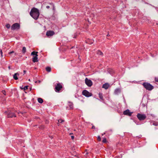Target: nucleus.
<instances>
[{
  "label": "nucleus",
  "mask_w": 158,
  "mask_h": 158,
  "mask_svg": "<svg viewBox=\"0 0 158 158\" xmlns=\"http://www.w3.org/2000/svg\"><path fill=\"white\" fill-rule=\"evenodd\" d=\"M30 14L33 18L36 20L39 16L40 13L37 9L33 7L31 9Z\"/></svg>",
  "instance_id": "1"
},
{
  "label": "nucleus",
  "mask_w": 158,
  "mask_h": 158,
  "mask_svg": "<svg viewBox=\"0 0 158 158\" xmlns=\"http://www.w3.org/2000/svg\"><path fill=\"white\" fill-rule=\"evenodd\" d=\"M143 86L145 88L149 90H151L153 88V86L149 83L147 82H145L143 84Z\"/></svg>",
  "instance_id": "2"
},
{
  "label": "nucleus",
  "mask_w": 158,
  "mask_h": 158,
  "mask_svg": "<svg viewBox=\"0 0 158 158\" xmlns=\"http://www.w3.org/2000/svg\"><path fill=\"white\" fill-rule=\"evenodd\" d=\"M5 113L7 114L8 118H12L16 117L14 113L8 110V111H6Z\"/></svg>",
  "instance_id": "3"
},
{
  "label": "nucleus",
  "mask_w": 158,
  "mask_h": 158,
  "mask_svg": "<svg viewBox=\"0 0 158 158\" xmlns=\"http://www.w3.org/2000/svg\"><path fill=\"white\" fill-rule=\"evenodd\" d=\"M137 117L139 120H143L145 119L146 118V116L145 114H138Z\"/></svg>",
  "instance_id": "4"
},
{
  "label": "nucleus",
  "mask_w": 158,
  "mask_h": 158,
  "mask_svg": "<svg viewBox=\"0 0 158 158\" xmlns=\"http://www.w3.org/2000/svg\"><path fill=\"white\" fill-rule=\"evenodd\" d=\"M82 94L86 97H89L92 96V94L86 90H84Z\"/></svg>",
  "instance_id": "5"
},
{
  "label": "nucleus",
  "mask_w": 158,
  "mask_h": 158,
  "mask_svg": "<svg viewBox=\"0 0 158 158\" xmlns=\"http://www.w3.org/2000/svg\"><path fill=\"white\" fill-rule=\"evenodd\" d=\"M62 88V86L60 83H58L55 87V91L56 92H59Z\"/></svg>",
  "instance_id": "6"
},
{
  "label": "nucleus",
  "mask_w": 158,
  "mask_h": 158,
  "mask_svg": "<svg viewBox=\"0 0 158 158\" xmlns=\"http://www.w3.org/2000/svg\"><path fill=\"white\" fill-rule=\"evenodd\" d=\"M20 28V25L18 23H16L12 25L11 27V29L12 30L15 29H19Z\"/></svg>",
  "instance_id": "7"
},
{
  "label": "nucleus",
  "mask_w": 158,
  "mask_h": 158,
  "mask_svg": "<svg viewBox=\"0 0 158 158\" xmlns=\"http://www.w3.org/2000/svg\"><path fill=\"white\" fill-rule=\"evenodd\" d=\"M85 84L89 87L91 86L93 84V83L92 81L88 79L87 78H86L85 80Z\"/></svg>",
  "instance_id": "8"
},
{
  "label": "nucleus",
  "mask_w": 158,
  "mask_h": 158,
  "mask_svg": "<svg viewBox=\"0 0 158 158\" xmlns=\"http://www.w3.org/2000/svg\"><path fill=\"white\" fill-rule=\"evenodd\" d=\"M132 113V112H130V110L128 109H127L126 110L124 111L123 112V114L124 115H128L129 116H131V115Z\"/></svg>",
  "instance_id": "9"
},
{
  "label": "nucleus",
  "mask_w": 158,
  "mask_h": 158,
  "mask_svg": "<svg viewBox=\"0 0 158 158\" xmlns=\"http://www.w3.org/2000/svg\"><path fill=\"white\" fill-rule=\"evenodd\" d=\"M68 106L67 107L68 110L72 109L73 108V105L72 102H69L68 104Z\"/></svg>",
  "instance_id": "10"
},
{
  "label": "nucleus",
  "mask_w": 158,
  "mask_h": 158,
  "mask_svg": "<svg viewBox=\"0 0 158 158\" xmlns=\"http://www.w3.org/2000/svg\"><path fill=\"white\" fill-rule=\"evenodd\" d=\"M54 34V32L52 31H47L46 32V35L48 36H52Z\"/></svg>",
  "instance_id": "11"
},
{
  "label": "nucleus",
  "mask_w": 158,
  "mask_h": 158,
  "mask_svg": "<svg viewBox=\"0 0 158 158\" xmlns=\"http://www.w3.org/2000/svg\"><path fill=\"white\" fill-rule=\"evenodd\" d=\"M109 86L110 85L108 83H106L103 85L102 87L106 89L108 88Z\"/></svg>",
  "instance_id": "12"
},
{
  "label": "nucleus",
  "mask_w": 158,
  "mask_h": 158,
  "mask_svg": "<svg viewBox=\"0 0 158 158\" xmlns=\"http://www.w3.org/2000/svg\"><path fill=\"white\" fill-rule=\"evenodd\" d=\"M33 56V58H32V61L33 62L35 63L36 62H37L38 61V58L37 56Z\"/></svg>",
  "instance_id": "13"
},
{
  "label": "nucleus",
  "mask_w": 158,
  "mask_h": 158,
  "mask_svg": "<svg viewBox=\"0 0 158 158\" xmlns=\"http://www.w3.org/2000/svg\"><path fill=\"white\" fill-rule=\"evenodd\" d=\"M18 75H19V74L18 73H16L13 75V78L15 80H17L18 79Z\"/></svg>",
  "instance_id": "14"
},
{
  "label": "nucleus",
  "mask_w": 158,
  "mask_h": 158,
  "mask_svg": "<svg viewBox=\"0 0 158 158\" xmlns=\"http://www.w3.org/2000/svg\"><path fill=\"white\" fill-rule=\"evenodd\" d=\"M120 92V90L119 89H117L115 90L114 94H118Z\"/></svg>",
  "instance_id": "15"
},
{
  "label": "nucleus",
  "mask_w": 158,
  "mask_h": 158,
  "mask_svg": "<svg viewBox=\"0 0 158 158\" xmlns=\"http://www.w3.org/2000/svg\"><path fill=\"white\" fill-rule=\"evenodd\" d=\"M38 52L36 51H33L31 53V55L34 56H38L37 54Z\"/></svg>",
  "instance_id": "16"
},
{
  "label": "nucleus",
  "mask_w": 158,
  "mask_h": 158,
  "mask_svg": "<svg viewBox=\"0 0 158 158\" xmlns=\"http://www.w3.org/2000/svg\"><path fill=\"white\" fill-rule=\"evenodd\" d=\"M38 102L40 103H42L43 102V99L41 98H38Z\"/></svg>",
  "instance_id": "17"
},
{
  "label": "nucleus",
  "mask_w": 158,
  "mask_h": 158,
  "mask_svg": "<svg viewBox=\"0 0 158 158\" xmlns=\"http://www.w3.org/2000/svg\"><path fill=\"white\" fill-rule=\"evenodd\" d=\"M97 54L99 55H101L102 56L103 55L102 52L99 50L97 52Z\"/></svg>",
  "instance_id": "18"
},
{
  "label": "nucleus",
  "mask_w": 158,
  "mask_h": 158,
  "mask_svg": "<svg viewBox=\"0 0 158 158\" xmlns=\"http://www.w3.org/2000/svg\"><path fill=\"white\" fill-rule=\"evenodd\" d=\"M46 70L48 72H50L51 71V68L49 67H47L46 68Z\"/></svg>",
  "instance_id": "19"
},
{
  "label": "nucleus",
  "mask_w": 158,
  "mask_h": 158,
  "mask_svg": "<svg viewBox=\"0 0 158 158\" xmlns=\"http://www.w3.org/2000/svg\"><path fill=\"white\" fill-rule=\"evenodd\" d=\"M26 51V49L25 47H24L23 48L22 50V52L23 54H24Z\"/></svg>",
  "instance_id": "20"
},
{
  "label": "nucleus",
  "mask_w": 158,
  "mask_h": 158,
  "mask_svg": "<svg viewBox=\"0 0 158 158\" xmlns=\"http://www.w3.org/2000/svg\"><path fill=\"white\" fill-rule=\"evenodd\" d=\"M99 97L101 99H103V97L102 94L99 93Z\"/></svg>",
  "instance_id": "21"
},
{
  "label": "nucleus",
  "mask_w": 158,
  "mask_h": 158,
  "mask_svg": "<svg viewBox=\"0 0 158 158\" xmlns=\"http://www.w3.org/2000/svg\"><path fill=\"white\" fill-rule=\"evenodd\" d=\"M64 122V120L62 119H59L58 120V123L57 124H59V123H62V122Z\"/></svg>",
  "instance_id": "22"
},
{
  "label": "nucleus",
  "mask_w": 158,
  "mask_h": 158,
  "mask_svg": "<svg viewBox=\"0 0 158 158\" xmlns=\"http://www.w3.org/2000/svg\"><path fill=\"white\" fill-rule=\"evenodd\" d=\"M6 28H7L8 29H9L10 27V24H7L6 25Z\"/></svg>",
  "instance_id": "23"
},
{
  "label": "nucleus",
  "mask_w": 158,
  "mask_h": 158,
  "mask_svg": "<svg viewBox=\"0 0 158 158\" xmlns=\"http://www.w3.org/2000/svg\"><path fill=\"white\" fill-rule=\"evenodd\" d=\"M28 86H25V87H24V88H23V89H24V90L27 89H28Z\"/></svg>",
  "instance_id": "24"
},
{
  "label": "nucleus",
  "mask_w": 158,
  "mask_h": 158,
  "mask_svg": "<svg viewBox=\"0 0 158 158\" xmlns=\"http://www.w3.org/2000/svg\"><path fill=\"white\" fill-rule=\"evenodd\" d=\"M102 142L104 143H106V139L105 138H104L102 140Z\"/></svg>",
  "instance_id": "25"
},
{
  "label": "nucleus",
  "mask_w": 158,
  "mask_h": 158,
  "mask_svg": "<svg viewBox=\"0 0 158 158\" xmlns=\"http://www.w3.org/2000/svg\"><path fill=\"white\" fill-rule=\"evenodd\" d=\"M93 41H94L93 40H91L90 42H88V41L87 40V43H88V44H93Z\"/></svg>",
  "instance_id": "26"
},
{
  "label": "nucleus",
  "mask_w": 158,
  "mask_h": 158,
  "mask_svg": "<svg viewBox=\"0 0 158 158\" xmlns=\"http://www.w3.org/2000/svg\"><path fill=\"white\" fill-rule=\"evenodd\" d=\"M98 140L99 141L101 140V138L99 136H98Z\"/></svg>",
  "instance_id": "27"
},
{
  "label": "nucleus",
  "mask_w": 158,
  "mask_h": 158,
  "mask_svg": "<svg viewBox=\"0 0 158 158\" xmlns=\"http://www.w3.org/2000/svg\"><path fill=\"white\" fill-rule=\"evenodd\" d=\"M0 53L1 54V57H2L3 56H2V50L1 49H0Z\"/></svg>",
  "instance_id": "28"
},
{
  "label": "nucleus",
  "mask_w": 158,
  "mask_h": 158,
  "mask_svg": "<svg viewBox=\"0 0 158 158\" xmlns=\"http://www.w3.org/2000/svg\"><path fill=\"white\" fill-rule=\"evenodd\" d=\"M2 93L4 95H6V91L5 90H2Z\"/></svg>",
  "instance_id": "29"
},
{
  "label": "nucleus",
  "mask_w": 158,
  "mask_h": 158,
  "mask_svg": "<svg viewBox=\"0 0 158 158\" xmlns=\"http://www.w3.org/2000/svg\"><path fill=\"white\" fill-rule=\"evenodd\" d=\"M14 51H12L11 52H9V54H10V55L11 54L13 53H14Z\"/></svg>",
  "instance_id": "30"
},
{
  "label": "nucleus",
  "mask_w": 158,
  "mask_h": 158,
  "mask_svg": "<svg viewBox=\"0 0 158 158\" xmlns=\"http://www.w3.org/2000/svg\"><path fill=\"white\" fill-rule=\"evenodd\" d=\"M155 81H156L158 82V77H156L155 78Z\"/></svg>",
  "instance_id": "31"
},
{
  "label": "nucleus",
  "mask_w": 158,
  "mask_h": 158,
  "mask_svg": "<svg viewBox=\"0 0 158 158\" xmlns=\"http://www.w3.org/2000/svg\"><path fill=\"white\" fill-rule=\"evenodd\" d=\"M49 4L51 6H53V9H54V5H53V4L52 3H49Z\"/></svg>",
  "instance_id": "32"
},
{
  "label": "nucleus",
  "mask_w": 158,
  "mask_h": 158,
  "mask_svg": "<svg viewBox=\"0 0 158 158\" xmlns=\"http://www.w3.org/2000/svg\"><path fill=\"white\" fill-rule=\"evenodd\" d=\"M46 8L48 9H49V8H50V6H46Z\"/></svg>",
  "instance_id": "33"
},
{
  "label": "nucleus",
  "mask_w": 158,
  "mask_h": 158,
  "mask_svg": "<svg viewBox=\"0 0 158 158\" xmlns=\"http://www.w3.org/2000/svg\"><path fill=\"white\" fill-rule=\"evenodd\" d=\"M71 137L72 139H74V136H71Z\"/></svg>",
  "instance_id": "34"
},
{
  "label": "nucleus",
  "mask_w": 158,
  "mask_h": 158,
  "mask_svg": "<svg viewBox=\"0 0 158 158\" xmlns=\"http://www.w3.org/2000/svg\"><path fill=\"white\" fill-rule=\"evenodd\" d=\"M24 74H25L26 72V70H23V71Z\"/></svg>",
  "instance_id": "35"
},
{
  "label": "nucleus",
  "mask_w": 158,
  "mask_h": 158,
  "mask_svg": "<svg viewBox=\"0 0 158 158\" xmlns=\"http://www.w3.org/2000/svg\"><path fill=\"white\" fill-rule=\"evenodd\" d=\"M16 53H15L14 55L13 56L15 57V56H16Z\"/></svg>",
  "instance_id": "36"
},
{
  "label": "nucleus",
  "mask_w": 158,
  "mask_h": 158,
  "mask_svg": "<svg viewBox=\"0 0 158 158\" xmlns=\"http://www.w3.org/2000/svg\"><path fill=\"white\" fill-rule=\"evenodd\" d=\"M8 68V69H10V66H9Z\"/></svg>",
  "instance_id": "37"
},
{
  "label": "nucleus",
  "mask_w": 158,
  "mask_h": 158,
  "mask_svg": "<svg viewBox=\"0 0 158 158\" xmlns=\"http://www.w3.org/2000/svg\"><path fill=\"white\" fill-rule=\"evenodd\" d=\"M92 128H95V127L94 126H93L92 127Z\"/></svg>",
  "instance_id": "38"
},
{
  "label": "nucleus",
  "mask_w": 158,
  "mask_h": 158,
  "mask_svg": "<svg viewBox=\"0 0 158 158\" xmlns=\"http://www.w3.org/2000/svg\"><path fill=\"white\" fill-rule=\"evenodd\" d=\"M109 35H109L108 34V35H107V36H109Z\"/></svg>",
  "instance_id": "39"
},
{
  "label": "nucleus",
  "mask_w": 158,
  "mask_h": 158,
  "mask_svg": "<svg viewBox=\"0 0 158 158\" xmlns=\"http://www.w3.org/2000/svg\"><path fill=\"white\" fill-rule=\"evenodd\" d=\"M73 134L72 133H70V135H71Z\"/></svg>",
  "instance_id": "40"
},
{
  "label": "nucleus",
  "mask_w": 158,
  "mask_h": 158,
  "mask_svg": "<svg viewBox=\"0 0 158 158\" xmlns=\"http://www.w3.org/2000/svg\"><path fill=\"white\" fill-rule=\"evenodd\" d=\"M154 124V125L156 126V124H154H154Z\"/></svg>",
  "instance_id": "41"
},
{
  "label": "nucleus",
  "mask_w": 158,
  "mask_h": 158,
  "mask_svg": "<svg viewBox=\"0 0 158 158\" xmlns=\"http://www.w3.org/2000/svg\"><path fill=\"white\" fill-rule=\"evenodd\" d=\"M21 89H23V88H22V87H21Z\"/></svg>",
  "instance_id": "42"
},
{
  "label": "nucleus",
  "mask_w": 158,
  "mask_h": 158,
  "mask_svg": "<svg viewBox=\"0 0 158 158\" xmlns=\"http://www.w3.org/2000/svg\"><path fill=\"white\" fill-rule=\"evenodd\" d=\"M105 134V133H104V134H102V135H103L104 134Z\"/></svg>",
  "instance_id": "43"
},
{
  "label": "nucleus",
  "mask_w": 158,
  "mask_h": 158,
  "mask_svg": "<svg viewBox=\"0 0 158 158\" xmlns=\"http://www.w3.org/2000/svg\"><path fill=\"white\" fill-rule=\"evenodd\" d=\"M105 134V133H104V134H102V135H103L104 134Z\"/></svg>",
  "instance_id": "44"
},
{
  "label": "nucleus",
  "mask_w": 158,
  "mask_h": 158,
  "mask_svg": "<svg viewBox=\"0 0 158 158\" xmlns=\"http://www.w3.org/2000/svg\"><path fill=\"white\" fill-rule=\"evenodd\" d=\"M105 134V133H104V134H102V135H103L104 134Z\"/></svg>",
  "instance_id": "45"
},
{
  "label": "nucleus",
  "mask_w": 158,
  "mask_h": 158,
  "mask_svg": "<svg viewBox=\"0 0 158 158\" xmlns=\"http://www.w3.org/2000/svg\"><path fill=\"white\" fill-rule=\"evenodd\" d=\"M39 83H40V81H39Z\"/></svg>",
  "instance_id": "46"
},
{
  "label": "nucleus",
  "mask_w": 158,
  "mask_h": 158,
  "mask_svg": "<svg viewBox=\"0 0 158 158\" xmlns=\"http://www.w3.org/2000/svg\"><path fill=\"white\" fill-rule=\"evenodd\" d=\"M88 154V153H87V152H86V154Z\"/></svg>",
  "instance_id": "47"
},
{
  "label": "nucleus",
  "mask_w": 158,
  "mask_h": 158,
  "mask_svg": "<svg viewBox=\"0 0 158 158\" xmlns=\"http://www.w3.org/2000/svg\"><path fill=\"white\" fill-rule=\"evenodd\" d=\"M28 80H29V81H30V79H29Z\"/></svg>",
  "instance_id": "48"
}]
</instances>
